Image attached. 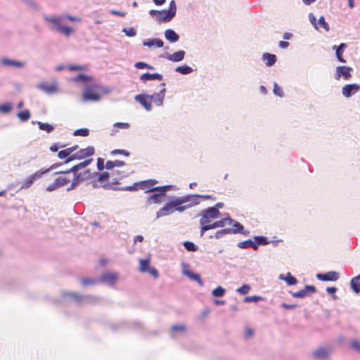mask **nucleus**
<instances>
[{"instance_id":"f257e3e1","label":"nucleus","mask_w":360,"mask_h":360,"mask_svg":"<svg viewBox=\"0 0 360 360\" xmlns=\"http://www.w3.org/2000/svg\"><path fill=\"white\" fill-rule=\"evenodd\" d=\"M185 199H176L172 202L167 203L164 207L159 210L156 213V218H160L166 215H169L174 212V210L181 212L184 210L185 207L180 206L181 204L186 202Z\"/></svg>"},{"instance_id":"f03ea898","label":"nucleus","mask_w":360,"mask_h":360,"mask_svg":"<svg viewBox=\"0 0 360 360\" xmlns=\"http://www.w3.org/2000/svg\"><path fill=\"white\" fill-rule=\"evenodd\" d=\"M220 216V212L215 207H209L202 212L200 224L202 226H210L212 220Z\"/></svg>"},{"instance_id":"7ed1b4c3","label":"nucleus","mask_w":360,"mask_h":360,"mask_svg":"<svg viewBox=\"0 0 360 360\" xmlns=\"http://www.w3.org/2000/svg\"><path fill=\"white\" fill-rule=\"evenodd\" d=\"M170 187L171 186H163L148 189V191H158V193L149 195L147 198V202L149 205L160 204L162 202V198L165 195Z\"/></svg>"},{"instance_id":"20e7f679","label":"nucleus","mask_w":360,"mask_h":360,"mask_svg":"<svg viewBox=\"0 0 360 360\" xmlns=\"http://www.w3.org/2000/svg\"><path fill=\"white\" fill-rule=\"evenodd\" d=\"M46 20L53 23L55 25L56 30L63 34L66 37H69L72 33L74 32L73 28L68 26H63L60 22L62 20L61 17H46Z\"/></svg>"},{"instance_id":"39448f33","label":"nucleus","mask_w":360,"mask_h":360,"mask_svg":"<svg viewBox=\"0 0 360 360\" xmlns=\"http://www.w3.org/2000/svg\"><path fill=\"white\" fill-rule=\"evenodd\" d=\"M95 153V149L93 146H89L86 148L80 149L75 153H73L70 157L65 160V163H69L74 160H81L93 155Z\"/></svg>"},{"instance_id":"423d86ee","label":"nucleus","mask_w":360,"mask_h":360,"mask_svg":"<svg viewBox=\"0 0 360 360\" xmlns=\"http://www.w3.org/2000/svg\"><path fill=\"white\" fill-rule=\"evenodd\" d=\"M53 167L54 166H52L50 168H48L44 170H38L34 173L32 174L31 175L28 176L23 181L22 185L21 186V189H26L30 188L32 185L34 181L40 179L44 174L48 173Z\"/></svg>"},{"instance_id":"0eeeda50","label":"nucleus","mask_w":360,"mask_h":360,"mask_svg":"<svg viewBox=\"0 0 360 360\" xmlns=\"http://www.w3.org/2000/svg\"><path fill=\"white\" fill-rule=\"evenodd\" d=\"M139 271L142 273L148 272L154 278H157L159 276L158 271L154 268L150 266L149 259H141L139 260Z\"/></svg>"},{"instance_id":"6e6552de","label":"nucleus","mask_w":360,"mask_h":360,"mask_svg":"<svg viewBox=\"0 0 360 360\" xmlns=\"http://www.w3.org/2000/svg\"><path fill=\"white\" fill-rule=\"evenodd\" d=\"M149 13L150 15L156 17V20L159 22H169L174 18L172 13H170L168 10H150Z\"/></svg>"},{"instance_id":"1a4fd4ad","label":"nucleus","mask_w":360,"mask_h":360,"mask_svg":"<svg viewBox=\"0 0 360 360\" xmlns=\"http://www.w3.org/2000/svg\"><path fill=\"white\" fill-rule=\"evenodd\" d=\"M226 222H228L229 225H231L232 223L233 222V220L229 217H226L221 219L219 221H216L215 222L212 223L210 226H202L200 231V236H202L206 231L216 228L224 227L226 224Z\"/></svg>"},{"instance_id":"9d476101","label":"nucleus","mask_w":360,"mask_h":360,"mask_svg":"<svg viewBox=\"0 0 360 360\" xmlns=\"http://www.w3.org/2000/svg\"><path fill=\"white\" fill-rule=\"evenodd\" d=\"M352 68L348 66H338L335 69V79L339 80L342 77L345 80H349L352 77Z\"/></svg>"},{"instance_id":"9b49d317","label":"nucleus","mask_w":360,"mask_h":360,"mask_svg":"<svg viewBox=\"0 0 360 360\" xmlns=\"http://www.w3.org/2000/svg\"><path fill=\"white\" fill-rule=\"evenodd\" d=\"M153 99V96L150 95L139 94L135 96V100L148 111L152 108Z\"/></svg>"},{"instance_id":"f8f14e48","label":"nucleus","mask_w":360,"mask_h":360,"mask_svg":"<svg viewBox=\"0 0 360 360\" xmlns=\"http://www.w3.org/2000/svg\"><path fill=\"white\" fill-rule=\"evenodd\" d=\"M82 98L84 101H97L100 96L93 87H87L84 91Z\"/></svg>"},{"instance_id":"ddd939ff","label":"nucleus","mask_w":360,"mask_h":360,"mask_svg":"<svg viewBox=\"0 0 360 360\" xmlns=\"http://www.w3.org/2000/svg\"><path fill=\"white\" fill-rule=\"evenodd\" d=\"M359 90H360V85H359V84H346L342 89V94L345 97L349 98L352 95L358 92Z\"/></svg>"},{"instance_id":"4468645a","label":"nucleus","mask_w":360,"mask_h":360,"mask_svg":"<svg viewBox=\"0 0 360 360\" xmlns=\"http://www.w3.org/2000/svg\"><path fill=\"white\" fill-rule=\"evenodd\" d=\"M339 277V274L335 271H328L326 274H318L316 275V278L321 281H335Z\"/></svg>"},{"instance_id":"2eb2a0df","label":"nucleus","mask_w":360,"mask_h":360,"mask_svg":"<svg viewBox=\"0 0 360 360\" xmlns=\"http://www.w3.org/2000/svg\"><path fill=\"white\" fill-rule=\"evenodd\" d=\"M316 288L314 285H305V288L300 291L292 292V296L295 298H302L306 297L309 293H314Z\"/></svg>"},{"instance_id":"dca6fc26","label":"nucleus","mask_w":360,"mask_h":360,"mask_svg":"<svg viewBox=\"0 0 360 360\" xmlns=\"http://www.w3.org/2000/svg\"><path fill=\"white\" fill-rule=\"evenodd\" d=\"M165 86V84H162ZM166 89L165 87L160 91L159 93L152 95L153 96V102L158 106H161L163 104Z\"/></svg>"},{"instance_id":"f3484780","label":"nucleus","mask_w":360,"mask_h":360,"mask_svg":"<svg viewBox=\"0 0 360 360\" xmlns=\"http://www.w3.org/2000/svg\"><path fill=\"white\" fill-rule=\"evenodd\" d=\"M162 75L159 73H149L146 72L141 76V79L143 82L148 80L157 79L161 81L162 79Z\"/></svg>"},{"instance_id":"a211bd4d","label":"nucleus","mask_w":360,"mask_h":360,"mask_svg":"<svg viewBox=\"0 0 360 360\" xmlns=\"http://www.w3.org/2000/svg\"><path fill=\"white\" fill-rule=\"evenodd\" d=\"M38 86L41 90L47 94H52L57 91L56 84H49L47 83L43 82L39 84Z\"/></svg>"},{"instance_id":"6ab92c4d","label":"nucleus","mask_w":360,"mask_h":360,"mask_svg":"<svg viewBox=\"0 0 360 360\" xmlns=\"http://www.w3.org/2000/svg\"><path fill=\"white\" fill-rule=\"evenodd\" d=\"M330 352V349L319 348L314 352L313 355L316 359H324L327 358V356H328Z\"/></svg>"},{"instance_id":"aec40b11","label":"nucleus","mask_w":360,"mask_h":360,"mask_svg":"<svg viewBox=\"0 0 360 360\" xmlns=\"http://www.w3.org/2000/svg\"><path fill=\"white\" fill-rule=\"evenodd\" d=\"M91 162H92V159L86 160L84 162H80V163L73 166L72 167H71L70 169H68L64 173H69V172H77V171H78V170H79L81 169L84 168L85 167L89 165Z\"/></svg>"},{"instance_id":"412c9836","label":"nucleus","mask_w":360,"mask_h":360,"mask_svg":"<svg viewBox=\"0 0 360 360\" xmlns=\"http://www.w3.org/2000/svg\"><path fill=\"white\" fill-rule=\"evenodd\" d=\"M279 279L285 281L288 285H293L297 283V278L292 276L290 273H288L286 275L281 274Z\"/></svg>"},{"instance_id":"4be33fe9","label":"nucleus","mask_w":360,"mask_h":360,"mask_svg":"<svg viewBox=\"0 0 360 360\" xmlns=\"http://www.w3.org/2000/svg\"><path fill=\"white\" fill-rule=\"evenodd\" d=\"M165 36L167 40L172 43L177 41L179 39V36L173 30L171 29L165 30Z\"/></svg>"},{"instance_id":"5701e85b","label":"nucleus","mask_w":360,"mask_h":360,"mask_svg":"<svg viewBox=\"0 0 360 360\" xmlns=\"http://www.w3.org/2000/svg\"><path fill=\"white\" fill-rule=\"evenodd\" d=\"M262 58L265 61L266 65L269 67L274 65L276 61V56L274 54L265 53L262 55Z\"/></svg>"},{"instance_id":"b1692460","label":"nucleus","mask_w":360,"mask_h":360,"mask_svg":"<svg viewBox=\"0 0 360 360\" xmlns=\"http://www.w3.org/2000/svg\"><path fill=\"white\" fill-rule=\"evenodd\" d=\"M185 56L184 51H179L167 56V59L173 62H179L184 59Z\"/></svg>"},{"instance_id":"393cba45","label":"nucleus","mask_w":360,"mask_h":360,"mask_svg":"<svg viewBox=\"0 0 360 360\" xmlns=\"http://www.w3.org/2000/svg\"><path fill=\"white\" fill-rule=\"evenodd\" d=\"M350 285L355 293L359 294L360 292V274L351 279Z\"/></svg>"},{"instance_id":"a878e982","label":"nucleus","mask_w":360,"mask_h":360,"mask_svg":"<svg viewBox=\"0 0 360 360\" xmlns=\"http://www.w3.org/2000/svg\"><path fill=\"white\" fill-rule=\"evenodd\" d=\"M346 47L347 45L344 43H342L336 48L335 55L337 56L338 60L341 63H346V60L344 59L342 56L344 50Z\"/></svg>"},{"instance_id":"bb28decb","label":"nucleus","mask_w":360,"mask_h":360,"mask_svg":"<svg viewBox=\"0 0 360 360\" xmlns=\"http://www.w3.org/2000/svg\"><path fill=\"white\" fill-rule=\"evenodd\" d=\"M238 247L241 249H245L248 248H252L254 250L257 249V244L255 243V241L249 239L245 241H241L238 243Z\"/></svg>"},{"instance_id":"cd10ccee","label":"nucleus","mask_w":360,"mask_h":360,"mask_svg":"<svg viewBox=\"0 0 360 360\" xmlns=\"http://www.w3.org/2000/svg\"><path fill=\"white\" fill-rule=\"evenodd\" d=\"M124 165H125V162L122 161V160H115V161L108 160V161H107V162L105 164V168L108 170H112L115 167H123Z\"/></svg>"},{"instance_id":"c85d7f7f","label":"nucleus","mask_w":360,"mask_h":360,"mask_svg":"<svg viewBox=\"0 0 360 360\" xmlns=\"http://www.w3.org/2000/svg\"><path fill=\"white\" fill-rule=\"evenodd\" d=\"M143 45L148 47H152L155 46L156 47L161 48L163 46L164 42L162 39H154L148 40V41H143Z\"/></svg>"},{"instance_id":"c756f323","label":"nucleus","mask_w":360,"mask_h":360,"mask_svg":"<svg viewBox=\"0 0 360 360\" xmlns=\"http://www.w3.org/2000/svg\"><path fill=\"white\" fill-rule=\"evenodd\" d=\"M1 63L4 65L15 66V67H18V68H21L24 65V63H22V62L13 60H10L8 58H2Z\"/></svg>"},{"instance_id":"7c9ffc66","label":"nucleus","mask_w":360,"mask_h":360,"mask_svg":"<svg viewBox=\"0 0 360 360\" xmlns=\"http://www.w3.org/2000/svg\"><path fill=\"white\" fill-rule=\"evenodd\" d=\"M184 274L187 276L189 278L198 282L200 285H203V281H202L200 276L199 274H195L190 271H184Z\"/></svg>"},{"instance_id":"2f4dec72","label":"nucleus","mask_w":360,"mask_h":360,"mask_svg":"<svg viewBox=\"0 0 360 360\" xmlns=\"http://www.w3.org/2000/svg\"><path fill=\"white\" fill-rule=\"evenodd\" d=\"M70 182V179L65 176H60L55 179L56 186L58 188L64 186Z\"/></svg>"},{"instance_id":"473e14b6","label":"nucleus","mask_w":360,"mask_h":360,"mask_svg":"<svg viewBox=\"0 0 360 360\" xmlns=\"http://www.w3.org/2000/svg\"><path fill=\"white\" fill-rule=\"evenodd\" d=\"M176 71L182 74V75H188L192 72L193 69L186 65L179 66L176 68Z\"/></svg>"},{"instance_id":"72a5a7b5","label":"nucleus","mask_w":360,"mask_h":360,"mask_svg":"<svg viewBox=\"0 0 360 360\" xmlns=\"http://www.w3.org/2000/svg\"><path fill=\"white\" fill-rule=\"evenodd\" d=\"M232 231L231 229H224L217 231L214 236V237L217 239L221 238L224 236L231 233ZM210 238H213V236H210Z\"/></svg>"},{"instance_id":"f704fd0d","label":"nucleus","mask_w":360,"mask_h":360,"mask_svg":"<svg viewBox=\"0 0 360 360\" xmlns=\"http://www.w3.org/2000/svg\"><path fill=\"white\" fill-rule=\"evenodd\" d=\"M38 125H39V128L41 130L46 131L48 133L51 132L54 129L53 126H52L51 124H50L49 123H44V122H38Z\"/></svg>"},{"instance_id":"c9c22d12","label":"nucleus","mask_w":360,"mask_h":360,"mask_svg":"<svg viewBox=\"0 0 360 360\" xmlns=\"http://www.w3.org/2000/svg\"><path fill=\"white\" fill-rule=\"evenodd\" d=\"M233 229H231V231H232L231 233H240L245 234V233L243 231L244 227L240 223L236 221L233 224Z\"/></svg>"},{"instance_id":"e433bc0d","label":"nucleus","mask_w":360,"mask_h":360,"mask_svg":"<svg viewBox=\"0 0 360 360\" xmlns=\"http://www.w3.org/2000/svg\"><path fill=\"white\" fill-rule=\"evenodd\" d=\"M19 119L23 122L27 121L30 117V112L28 110L22 111L18 114Z\"/></svg>"},{"instance_id":"4c0bfd02","label":"nucleus","mask_w":360,"mask_h":360,"mask_svg":"<svg viewBox=\"0 0 360 360\" xmlns=\"http://www.w3.org/2000/svg\"><path fill=\"white\" fill-rule=\"evenodd\" d=\"M212 294L214 297H222L225 294V289L221 286H218L212 290Z\"/></svg>"},{"instance_id":"58836bf2","label":"nucleus","mask_w":360,"mask_h":360,"mask_svg":"<svg viewBox=\"0 0 360 360\" xmlns=\"http://www.w3.org/2000/svg\"><path fill=\"white\" fill-rule=\"evenodd\" d=\"M184 246L188 251L191 252H195L198 249V247L193 242L191 241L184 242Z\"/></svg>"},{"instance_id":"ea45409f","label":"nucleus","mask_w":360,"mask_h":360,"mask_svg":"<svg viewBox=\"0 0 360 360\" xmlns=\"http://www.w3.org/2000/svg\"><path fill=\"white\" fill-rule=\"evenodd\" d=\"M319 25L326 32H328L330 30L329 25L326 22L325 18L321 16L319 19Z\"/></svg>"},{"instance_id":"a19ab883","label":"nucleus","mask_w":360,"mask_h":360,"mask_svg":"<svg viewBox=\"0 0 360 360\" xmlns=\"http://www.w3.org/2000/svg\"><path fill=\"white\" fill-rule=\"evenodd\" d=\"M250 286L248 284H244L237 289V292L241 295H246L250 290Z\"/></svg>"},{"instance_id":"79ce46f5","label":"nucleus","mask_w":360,"mask_h":360,"mask_svg":"<svg viewBox=\"0 0 360 360\" xmlns=\"http://www.w3.org/2000/svg\"><path fill=\"white\" fill-rule=\"evenodd\" d=\"M12 105L10 103H4L0 105V112L2 113L6 114L11 111Z\"/></svg>"},{"instance_id":"37998d69","label":"nucleus","mask_w":360,"mask_h":360,"mask_svg":"<svg viewBox=\"0 0 360 360\" xmlns=\"http://www.w3.org/2000/svg\"><path fill=\"white\" fill-rule=\"evenodd\" d=\"M255 243L257 244V247L259 245H266L269 243L267 238L264 236H255Z\"/></svg>"},{"instance_id":"c03bdc74","label":"nucleus","mask_w":360,"mask_h":360,"mask_svg":"<svg viewBox=\"0 0 360 360\" xmlns=\"http://www.w3.org/2000/svg\"><path fill=\"white\" fill-rule=\"evenodd\" d=\"M89 134L88 129H79L74 131V136H86Z\"/></svg>"},{"instance_id":"a18cd8bd","label":"nucleus","mask_w":360,"mask_h":360,"mask_svg":"<svg viewBox=\"0 0 360 360\" xmlns=\"http://www.w3.org/2000/svg\"><path fill=\"white\" fill-rule=\"evenodd\" d=\"M80 181H81L80 175H77V176L75 175L72 181L70 186L68 188V191H70V190L75 188L79 184Z\"/></svg>"},{"instance_id":"49530a36","label":"nucleus","mask_w":360,"mask_h":360,"mask_svg":"<svg viewBox=\"0 0 360 360\" xmlns=\"http://www.w3.org/2000/svg\"><path fill=\"white\" fill-rule=\"evenodd\" d=\"M110 154L112 155H123L126 157H129L130 153L129 152H128L127 150H122V149H115V150H113L110 152Z\"/></svg>"},{"instance_id":"de8ad7c7","label":"nucleus","mask_w":360,"mask_h":360,"mask_svg":"<svg viewBox=\"0 0 360 360\" xmlns=\"http://www.w3.org/2000/svg\"><path fill=\"white\" fill-rule=\"evenodd\" d=\"M70 156H71V155L70 153V151L68 150V148H66L65 150H62L59 151L58 153V157L60 159L66 158V160H67Z\"/></svg>"},{"instance_id":"09e8293b","label":"nucleus","mask_w":360,"mask_h":360,"mask_svg":"<svg viewBox=\"0 0 360 360\" xmlns=\"http://www.w3.org/2000/svg\"><path fill=\"white\" fill-rule=\"evenodd\" d=\"M156 183H157V181L155 180L150 179V180H147V181H141L140 183V184H141V188H148L149 186H153Z\"/></svg>"},{"instance_id":"8fccbe9b","label":"nucleus","mask_w":360,"mask_h":360,"mask_svg":"<svg viewBox=\"0 0 360 360\" xmlns=\"http://www.w3.org/2000/svg\"><path fill=\"white\" fill-rule=\"evenodd\" d=\"M274 93L280 97H283L284 96L282 88L279 86L276 83H275L274 85Z\"/></svg>"},{"instance_id":"3c124183","label":"nucleus","mask_w":360,"mask_h":360,"mask_svg":"<svg viewBox=\"0 0 360 360\" xmlns=\"http://www.w3.org/2000/svg\"><path fill=\"white\" fill-rule=\"evenodd\" d=\"M113 174H114V173L112 172L111 173L105 172L103 173L98 174V180L99 181H104L107 180L110 177V175H113Z\"/></svg>"},{"instance_id":"603ef678","label":"nucleus","mask_w":360,"mask_h":360,"mask_svg":"<svg viewBox=\"0 0 360 360\" xmlns=\"http://www.w3.org/2000/svg\"><path fill=\"white\" fill-rule=\"evenodd\" d=\"M135 67L138 69H143V68H148V69H153V67L150 66V65L144 63V62H137L135 64Z\"/></svg>"},{"instance_id":"864d4df0","label":"nucleus","mask_w":360,"mask_h":360,"mask_svg":"<svg viewBox=\"0 0 360 360\" xmlns=\"http://www.w3.org/2000/svg\"><path fill=\"white\" fill-rule=\"evenodd\" d=\"M173 332H184L186 330L185 325H174L172 326Z\"/></svg>"},{"instance_id":"5fc2aeb1","label":"nucleus","mask_w":360,"mask_h":360,"mask_svg":"<svg viewBox=\"0 0 360 360\" xmlns=\"http://www.w3.org/2000/svg\"><path fill=\"white\" fill-rule=\"evenodd\" d=\"M89 79H91L90 77L81 74V75H79L77 77H75L73 79V81H75V82H79V81L86 82Z\"/></svg>"},{"instance_id":"6e6d98bb","label":"nucleus","mask_w":360,"mask_h":360,"mask_svg":"<svg viewBox=\"0 0 360 360\" xmlns=\"http://www.w3.org/2000/svg\"><path fill=\"white\" fill-rule=\"evenodd\" d=\"M105 167L104 165V160L101 158H98L97 160V168L99 171H102Z\"/></svg>"},{"instance_id":"4d7b16f0","label":"nucleus","mask_w":360,"mask_h":360,"mask_svg":"<svg viewBox=\"0 0 360 360\" xmlns=\"http://www.w3.org/2000/svg\"><path fill=\"white\" fill-rule=\"evenodd\" d=\"M116 276L113 274H105L103 276V279L109 282H114L116 280Z\"/></svg>"},{"instance_id":"13d9d810","label":"nucleus","mask_w":360,"mask_h":360,"mask_svg":"<svg viewBox=\"0 0 360 360\" xmlns=\"http://www.w3.org/2000/svg\"><path fill=\"white\" fill-rule=\"evenodd\" d=\"M129 126V124L127 122H116L114 124V127L118 129H128Z\"/></svg>"},{"instance_id":"bf43d9fd","label":"nucleus","mask_w":360,"mask_h":360,"mask_svg":"<svg viewBox=\"0 0 360 360\" xmlns=\"http://www.w3.org/2000/svg\"><path fill=\"white\" fill-rule=\"evenodd\" d=\"M169 12L171 13V12H172V15L174 16L175 14H176V4L174 2V0H172L170 4H169Z\"/></svg>"},{"instance_id":"052dcab7","label":"nucleus","mask_w":360,"mask_h":360,"mask_svg":"<svg viewBox=\"0 0 360 360\" xmlns=\"http://www.w3.org/2000/svg\"><path fill=\"white\" fill-rule=\"evenodd\" d=\"M123 32L128 37H134L136 35V33L134 28H124Z\"/></svg>"},{"instance_id":"680f3d73","label":"nucleus","mask_w":360,"mask_h":360,"mask_svg":"<svg viewBox=\"0 0 360 360\" xmlns=\"http://www.w3.org/2000/svg\"><path fill=\"white\" fill-rule=\"evenodd\" d=\"M352 347L356 351L360 352V342L353 340L351 343Z\"/></svg>"},{"instance_id":"e2e57ef3","label":"nucleus","mask_w":360,"mask_h":360,"mask_svg":"<svg viewBox=\"0 0 360 360\" xmlns=\"http://www.w3.org/2000/svg\"><path fill=\"white\" fill-rule=\"evenodd\" d=\"M81 283L83 285H93L95 283V281L91 279L84 278L81 281Z\"/></svg>"},{"instance_id":"0e129e2a","label":"nucleus","mask_w":360,"mask_h":360,"mask_svg":"<svg viewBox=\"0 0 360 360\" xmlns=\"http://www.w3.org/2000/svg\"><path fill=\"white\" fill-rule=\"evenodd\" d=\"M68 70H71V71H75V70H84L85 68L83 67V66H80V65H70L68 66Z\"/></svg>"},{"instance_id":"69168bd1","label":"nucleus","mask_w":360,"mask_h":360,"mask_svg":"<svg viewBox=\"0 0 360 360\" xmlns=\"http://www.w3.org/2000/svg\"><path fill=\"white\" fill-rule=\"evenodd\" d=\"M110 13L112 15H118V16H121V17H124L126 15L125 12L117 11L115 10H111Z\"/></svg>"},{"instance_id":"338daca9","label":"nucleus","mask_w":360,"mask_h":360,"mask_svg":"<svg viewBox=\"0 0 360 360\" xmlns=\"http://www.w3.org/2000/svg\"><path fill=\"white\" fill-rule=\"evenodd\" d=\"M260 297L257 296H249L245 298V302L257 301Z\"/></svg>"},{"instance_id":"774afa93","label":"nucleus","mask_w":360,"mask_h":360,"mask_svg":"<svg viewBox=\"0 0 360 360\" xmlns=\"http://www.w3.org/2000/svg\"><path fill=\"white\" fill-rule=\"evenodd\" d=\"M57 188H58V187L56 186V184L54 181L53 184H50V185H49L47 186L46 191H54V190H56Z\"/></svg>"}]
</instances>
